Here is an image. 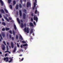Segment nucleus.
Masks as SVG:
<instances>
[{
    "instance_id": "obj_1",
    "label": "nucleus",
    "mask_w": 63,
    "mask_h": 63,
    "mask_svg": "<svg viewBox=\"0 0 63 63\" xmlns=\"http://www.w3.org/2000/svg\"><path fill=\"white\" fill-rule=\"evenodd\" d=\"M24 30L26 32H27V33H28L29 32V28H27V29H26V28L25 27L24 29Z\"/></svg>"
},
{
    "instance_id": "obj_2",
    "label": "nucleus",
    "mask_w": 63,
    "mask_h": 63,
    "mask_svg": "<svg viewBox=\"0 0 63 63\" xmlns=\"http://www.w3.org/2000/svg\"><path fill=\"white\" fill-rule=\"evenodd\" d=\"M8 58L6 57V58H4V61H5L6 62H8Z\"/></svg>"
},
{
    "instance_id": "obj_3",
    "label": "nucleus",
    "mask_w": 63,
    "mask_h": 63,
    "mask_svg": "<svg viewBox=\"0 0 63 63\" xmlns=\"http://www.w3.org/2000/svg\"><path fill=\"white\" fill-rule=\"evenodd\" d=\"M34 20H36V22L38 21V18L37 17H36L35 16H34Z\"/></svg>"
},
{
    "instance_id": "obj_4",
    "label": "nucleus",
    "mask_w": 63,
    "mask_h": 63,
    "mask_svg": "<svg viewBox=\"0 0 63 63\" xmlns=\"http://www.w3.org/2000/svg\"><path fill=\"white\" fill-rule=\"evenodd\" d=\"M31 6V3H30L29 2H28L27 4V7H29V6Z\"/></svg>"
},
{
    "instance_id": "obj_5",
    "label": "nucleus",
    "mask_w": 63,
    "mask_h": 63,
    "mask_svg": "<svg viewBox=\"0 0 63 63\" xmlns=\"http://www.w3.org/2000/svg\"><path fill=\"white\" fill-rule=\"evenodd\" d=\"M23 18L24 19H25L26 18V14L25 13H24V14H23Z\"/></svg>"
},
{
    "instance_id": "obj_6",
    "label": "nucleus",
    "mask_w": 63,
    "mask_h": 63,
    "mask_svg": "<svg viewBox=\"0 0 63 63\" xmlns=\"http://www.w3.org/2000/svg\"><path fill=\"white\" fill-rule=\"evenodd\" d=\"M35 2L34 3V8L36 6V3H37V0H35Z\"/></svg>"
},
{
    "instance_id": "obj_7",
    "label": "nucleus",
    "mask_w": 63,
    "mask_h": 63,
    "mask_svg": "<svg viewBox=\"0 0 63 63\" xmlns=\"http://www.w3.org/2000/svg\"><path fill=\"white\" fill-rule=\"evenodd\" d=\"M11 46L12 48H13L14 47V44L13 42H11Z\"/></svg>"
},
{
    "instance_id": "obj_8",
    "label": "nucleus",
    "mask_w": 63,
    "mask_h": 63,
    "mask_svg": "<svg viewBox=\"0 0 63 63\" xmlns=\"http://www.w3.org/2000/svg\"><path fill=\"white\" fill-rule=\"evenodd\" d=\"M2 50H4L5 48V46H4V45H2Z\"/></svg>"
},
{
    "instance_id": "obj_9",
    "label": "nucleus",
    "mask_w": 63,
    "mask_h": 63,
    "mask_svg": "<svg viewBox=\"0 0 63 63\" xmlns=\"http://www.w3.org/2000/svg\"><path fill=\"white\" fill-rule=\"evenodd\" d=\"M19 12L20 16V17H21V16H22V13L21 10H19Z\"/></svg>"
},
{
    "instance_id": "obj_10",
    "label": "nucleus",
    "mask_w": 63,
    "mask_h": 63,
    "mask_svg": "<svg viewBox=\"0 0 63 63\" xmlns=\"http://www.w3.org/2000/svg\"><path fill=\"white\" fill-rule=\"evenodd\" d=\"M30 25L31 27H33V25L32 22H31L30 23Z\"/></svg>"
},
{
    "instance_id": "obj_11",
    "label": "nucleus",
    "mask_w": 63,
    "mask_h": 63,
    "mask_svg": "<svg viewBox=\"0 0 63 63\" xmlns=\"http://www.w3.org/2000/svg\"><path fill=\"white\" fill-rule=\"evenodd\" d=\"M0 11L2 13H4V11L3 9H1L0 10Z\"/></svg>"
},
{
    "instance_id": "obj_12",
    "label": "nucleus",
    "mask_w": 63,
    "mask_h": 63,
    "mask_svg": "<svg viewBox=\"0 0 63 63\" xmlns=\"http://www.w3.org/2000/svg\"><path fill=\"white\" fill-rule=\"evenodd\" d=\"M16 47H15L14 48L13 50V52H16Z\"/></svg>"
},
{
    "instance_id": "obj_13",
    "label": "nucleus",
    "mask_w": 63,
    "mask_h": 63,
    "mask_svg": "<svg viewBox=\"0 0 63 63\" xmlns=\"http://www.w3.org/2000/svg\"><path fill=\"white\" fill-rule=\"evenodd\" d=\"M7 50H6V51H5V52H9V48L7 46Z\"/></svg>"
},
{
    "instance_id": "obj_14",
    "label": "nucleus",
    "mask_w": 63,
    "mask_h": 63,
    "mask_svg": "<svg viewBox=\"0 0 63 63\" xmlns=\"http://www.w3.org/2000/svg\"><path fill=\"white\" fill-rule=\"evenodd\" d=\"M14 29H15V30H16V26L15 25V24H14Z\"/></svg>"
},
{
    "instance_id": "obj_15",
    "label": "nucleus",
    "mask_w": 63,
    "mask_h": 63,
    "mask_svg": "<svg viewBox=\"0 0 63 63\" xmlns=\"http://www.w3.org/2000/svg\"><path fill=\"white\" fill-rule=\"evenodd\" d=\"M4 18L7 21H8V22H9V20L8 19L7 17H5Z\"/></svg>"
},
{
    "instance_id": "obj_16",
    "label": "nucleus",
    "mask_w": 63,
    "mask_h": 63,
    "mask_svg": "<svg viewBox=\"0 0 63 63\" xmlns=\"http://www.w3.org/2000/svg\"><path fill=\"white\" fill-rule=\"evenodd\" d=\"M0 2L2 5V6L3 4V2L1 0H0Z\"/></svg>"
},
{
    "instance_id": "obj_17",
    "label": "nucleus",
    "mask_w": 63,
    "mask_h": 63,
    "mask_svg": "<svg viewBox=\"0 0 63 63\" xmlns=\"http://www.w3.org/2000/svg\"><path fill=\"white\" fill-rule=\"evenodd\" d=\"M9 29L10 28H7V27H6V28H5V30H6V31L9 30Z\"/></svg>"
},
{
    "instance_id": "obj_18",
    "label": "nucleus",
    "mask_w": 63,
    "mask_h": 63,
    "mask_svg": "<svg viewBox=\"0 0 63 63\" xmlns=\"http://www.w3.org/2000/svg\"><path fill=\"white\" fill-rule=\"evenodd\" d=\"M17 21L18 23H19V24H20V21L19 20V19H18V18H17Z\"/></svg>"
},
{
    "instance_id": "obj_19",
    "label": "nucleus",
    "mask_w": 63,
    "mask_h": 63,
    "mask_svg": "<svg viewBox=\"0 0 63 63\" xmlns=\"http://www.w3.org/2000/svg\"><path fill=\"white\" fill-rule=\"evenodd\" d=\"M27 11V10L25 9H23V12H25V13H26Z\"/></svg>"
},
{
    "instance_id": "obj_20",
    "label": "nucleus",
    "mask_w": 63,
    "mask_h": 63,
    "mask_svg": "<svg viewBox=\"0 0 63 63\" xmlns=\"http://www.w3.org/2000/svg\"><path fill=\"white\" fill-rule=\"evenodd\" d=\"M16 9H18V6L17 4L16 5Z\"/></svg>"
},
{
    "instance_id": "obj_21",
    "label": "nucleus",
    "mask_w": 63,
    "mask_h": 63,
    "mask_svg": "<svg viewBox=\"0 0 63 63\" xmlns=\"http://www.w3.org/2000/svg\"><path fill=\"white\" fill-rule=\"evenodd\" d=\"M13 5H15L16 4V1H13Z\"/></svg>"
},
{
    "instance_id": "obj_22",
    "label": "nucleus",
    "mask_w": 63,
    "mask_h": 63,
    "mask_svg": "<svg viewBox=\"0 0 63 63\" xmlns=\"http://www.w3.org/2000/svg\"><path fill=\"white\" fill-rule=\"evenodd\" d=\"M19 38L21 40H23V39L22 37V36L21 35H20V36L19 37Z\"/></svg>"
},
{
    "instance_id": "obj_23",
    "label": "nucleus",
    "mask_w": 63,
    "mask_h": 63,
    "mask_svg": "<svg viewBox=\"0 0 63 63\" xmlns=\"http://www.w3.org/2000/svg\"><path fill=\"white\" fill-rule=\"evenodd\" d=\"M33 29H31L30 32V34H32V33H33Z\"/></svg>"
},
{
    "instance_id": "obj_24",
    "label": "nucleus",
    "mask_w": 63,
    "mask_h": 63,
    "mask_svg": "<svg viewBox=\"0 0 63 63\" xmlns=\"http://www.w3.org/2000/svg\"><path fill=\"white\" fill-rule=\"evenodd\" d=\"M21 27H22V28H23V27L24 26V25L23 23H21Z\"/></svg>"
},
{
    "instance_id": "obj_25",
    "label": "nucleus",
    "mask_w": 63,
    "mask_h": 63,
    "mask_svg": "<svg viewBox=\"0 0 63 63\" xmlns=\"http://www.w3.org/2000/svg\"><path fill=\"white\" fill-rule=\"evenodd\" d=\"M2 35L3 37H5V34L4 33H3V34H2Z\"/></svg>"
},
{
    "instance_id": "obj_26",
    "label": "nucleus",
    "mask_w": 63,
    "mask_h": 63,
    "mask_svg": "<svg viewBox=\"0 0 63 63\" xmlns=\"http://www.w3.org/2000/svg\"><path fill=\"white\" fill-rule=\"evenodd\" d=\"M8 1L9 3H10V2H12L11 0H8Z\"/></svg>"
},
{
    "instance_id": "obj_27",
    "label": "nucleus",
    "mask_w": 63,
    "mask_h": 63,
    "mask_svg": "<svg viewBox=\"0 0 63 63\" xmlns=\"http://www.w3.org/2000/svg\"><path fill=\"white\" fill-rule=\"evenodd\" d=\"M4 10L6 13H8V11H7V10H6V9H4Z\"/></svg>"
},
{
    "instance_id": "obj_28",
    "label": "nucleus",
    "mask_w": 63,
    "mask_h": 63,
    "mask_svg": "<svg viewBox=\"0 0 63 63\" xmlns=\"http://www.w3.org/2000/svg\"><path fill=\"white\" fill-rule=\"evenodd\" d=\"M13 60V59L12 58L11 59H10V61H8L9 62V63H11V62Z\"/></svg>"
},
{
    "instance_id": "obj_29",
    "label": "nucleus",
    "mask_w": 63,
    "mask_h": 63,
    "mask_svg": "<svg viewBox=\"0 0 63 63\" xmlns=\"http://www.w3.org/2000/svg\"><path fill=\"white\" fill-rule=\"evenodd\" d=\"M22 43L23 44H25V43H26V42H25V41H22Z\"/></svg>"
},
{
    "instance_id": "obj_30",
    "label": "nucleus",
    "mask_w": 63,
    "mask_h": 63,
    "mask_svg": "<svg viewBox=\"0 0 63 63\" xmlns=\"http://www.w3.org/2000/svg\"><path fill=\"white\" fill-rule=\"evenodd\" d=\"M2 25H4V26H5L6 25V24L5 23H4V22H2Z\"/></svg>"
},
{
    "instance_id": "obj_31",
    "label": "nucleus",
    "mask_w": 63,
    "mask_h": 63,
    "mask_svg": "<svg viewBox=\"0 0 63 63\" xmlns=\"http://www.w3.org/2000/svg\"><path fill=\"white\" fill-rule=\"evenodd\" d=\"M23 46H27V44H23Z\"/></svg>"
},
{
    "instance_id": "obj_32",
    "label": "nucleus",
    "mask_w": 63,
    "mask_h": 63,
    "mask_svg": "<svg viewBox=\"0 0 63 63\" xmlns=\"http://www.w3.org/2000/svg\"><path fill=\"white\" fill-rule=\"evenodd\" d=\"M19 7L20 8H21L22 6L21 4H19Z\"/></svg>"
},
{
    "instance_id": "obj_33",
    "label": "nucleus",
    "mask_w": 63,
    "mask_h": 63,
    "mask_svg": "<svg viewBox=\"0 0 63 63\" xmlns=\"http://www.w3.org/2000/svg\"><path fill=\"white\" fill-rule=\"evenodd\" d=\"M0 36L1 40H3L1 35H0Z\"/></svg>"
},
{
    "instance_id": "obj_34",
    "label": "nucleus",
    "mask_w": 63,
    "mask_h": 63,
    "mask_svg": "<svg viewBox=\"0 0 63 63\" xmlns=\"http://www.w3.org/2000/svg\"><path fill=\"white\" fill-rule=\"evenodd\" d=\"M18 38V35H16V39H17Z\"/></svg>"
},
{
    "instance_id": "obj_35",
    "label": "nucleus",
    "mask_w": 63,
    "mask_h": 63,
    "mask_svg": "<svg viewBox=\"0 0 63 63\" xmlns=\"http://www.w3.org/2000/svg\"><path fill=\"white\" fill-rule=\"evenodd\" d=\"M2 31H5V28H3V29H2Z\"/></svg>"
},
{
    "instance_id": "obj_36",
    "label": "nucleus",
    "mask_w": 63,
    "mask_h": 63,
    "mask_svg": "<svg viewBox=\"0 0 63 63\" xmlns=\"http://www.w3.org/2000/svg\"><path fill=\"white\" fill-rule=\"evenodd\" d=\"M9 33H10V34H12V31L11 30H10V31H9Z\"/></svg>"
},
{
    "instance_id": "obj_37",
    "label": "nucleus",
    "mask_w": 63,
    "mask_h": 63,
    "mask_svg": "<svg viewBox=\"0 0 63 63\" xmlns=\"http://www.w3.org/2000/svg\"><path fill=\"white\" fill-rule=\"evenodd\" d=\"M31 20L32 22H33V19L32 17L31 18Z\"/></svg>"
},
{
    "instance_id": "obj_38",
    "label": "nucleus",
    "mask_w": 63,
    "mask_h": 63,
    "mask_svg": "<svg viewBox=\"0 0 63 63\" xmlns=\"http://www.w3.org/2000/svg\"><path fill=\"white\" fill-rule=\"evenodd\" d=\"M10 8H11V9H12V7L11 5H10Z\"/></svg>"
},
{
    "instance_id": "obj_39",
    "label": "nucleus",
    "mask_w": 63,
    "mask_h": 63,
    "mask_svg": "<svg viewBox=\"0 0 63 63\" xmlns=\"http://www.w3.org/2000/svg\"><path fill=\"white\" fill-rule=\"evenodd\" d=\"M37 12V10H36L35 11V14H36Z\"/></svg>"
},
{
    "instance_id": "obj_40",
    "label": "nucleus",
    "mask_w": 63,
    "mask_h": 63,
    "mask_svg": "<svg viewBox=\"0 0 63 63\" xmlns=\"http://www.w3.org/2000/svg\"><path fill=\"white\" fill-rule=\"evenodd\" d=\"M3 43H4V45H6V44L5 43V41H3Z\"/></svg>"
},
{
    "instance_id": "obj_41",
    "label": "nucleus",
    "mask_w": 63,
    "mask_h": 63,
    "mask_svg": "<svg viewBox=\"0 0 63 63\" xmlns=\"http://www.w3.org/2000/svg\"><path fill=\"white\" fill-rule=\"evenodd\" d=\"M13 35H15V32L14 31H13Z\"/></svg>"
},
{
    "instance_id": "obj_42",
    "label": "nucleus",
    "mask_w": 63,
    "mask_h": 63,
    "mask_svg": "<svg viewBox=\"0 0 63 63\" xmlns=\"http://www.w3.org/2000/svg\"><path fill=\"white\" fill-rule=\"evenodd\" d=\"M17 46L18 47H19V46L18 43L17 44Z\"/></svg>"
},
{
    "instance_id": "obj_43",
    "label": "nucleus",
    "mask_w": 63,
    "mask_h": 63,
    "mask_svg": "<svg viewBox=\"0 0 63 63\" xmlns=\"http://www.w3.org/2000/svg\"><path fill=\"white\" fill-rule=\"evenodd\" d=\"M24 26H25V27H26V23H24Z\"/></svg>"
},
{
    "instance_id": "obj_44",
    "label": "nucleus",
    "mask_w": 63,
    "mask_h": 63,
    "mask_svg": "<svg viewBox=\"0 0 63 63\" xmlns=\"http://www.w3.org/2000/svg\"><path fill=\"white\" fill-rule=\"evenodd\" d=\"M24 59V58H23L21 60V61H23Z\"/></svg>"
},
{
    "instance_id": "obj_45",
    "label": "nucleus",
    "mask_w": 63,
    "mask_h": 63,
    "mask_svg": "<svg viewBox=\"0 0 63 63\" xmlns=\"http://www.w3.org/2000/svg\"><path fill=\"white\" fill-rule=\"evenodd\" d=\"M9 37L10 38H12V36L11 34L9 35Z\"/></svg>"
},
{
    "instance_id": "obj_46",
    "label": "nucleus",
    "mask_w": 63,
    "mask_h": 63,
    "mask_svg": "<svg viewBox=\"0 0 63 63\" xmlns=\"http://www.w3.org/2000/svg\"><path fill=\"white\" fill-rule=\"evenodd\" d=\"M33 23H34V25H36V23L35 22V21H33Z\"/></svg>"
},
{
    "instance_id": "obj_47",
    "label": "nucleus",
    "mask_w": 63,
    "mask_h": 63,
    "mask_svg": "<svg viewBox=\"0 0 63 63\" xmlns=\"http://www.w3.org/2000/svg\"><path fill=\"white\" fill-rule=\"evenodd\" d=\"M31 16H33V13H32L31 14Z\"/></svg>"
},
{
    "instance_id": "obj_48",
    "label": "nucleus",
    "mask_w": 63,
    "mask_h": 63,
    "mask_svg": "<svg viewBox=\"0 0 63 63\" xmlns=\"http://www.w3.org/2000/svg\"><path fill=\"white\" fill-rule=\"evenodd\" d=\"M11 39H12V40H14V37H12Z\"/></svg>"
},
{
    "instance_id": "obj_49",
    "label": "nucleus",
    "mask_w": 63,
    "mask_h": 63,
    "mask_svg": "<svg viewBox=\"0 0 63 63\" xmlns=\"http://www.w3.org/2000/svg\"><path fill=\"white\" fill-rule=\"evenodd\" d=\"M2 21H4V20L3 18H2Z\"/></svg>"
},
{
    "instance_id": "obj_50",
    "label": "nucleus",
    "mask_w": 63,
    "mask_h": 63,
    "mask_svg": "<svg viewBox=\"0 0 63 63\" xmlns=\"http://www.w3.org/2000/svg\"><path fill=\"white\" fill-rule=\"evenodd\" d=\"M7 53H6V54H5V56H7Z\"/></svg>"
},
{
    "instance_id": "obj_51",
    "label": "nucleus",
    "mask_w": 63,
    "mask_h": 63,
    "mask_svg": "<svg viewBox=\"0 0 63 63\" xmlns=\"http://www.w3.org/2000/svg\"><path fill=\"white\" fill-rule=\"evenodd\" d=\"M22 0H20V2L21 3H22Z\"/></svg>"
},
{
    "instance_id": "obj_52",
    "label": "nucleus",
    "mask_w": 63,
    "mask_h": 63,
    "mask_svg": "<svg viewBox=\"0 0 63 63\" xmlns=\"http://www.w3.org/2000/svg\"><path fill=\"white\" fill-rule=\"evenodd\" d=\"M20 21L21 22H23V21L22 19L20 20Z\"/></svg>"
},
{
    "instance_id": "obj_53",
    "label": "nucleus",
    "mask_w": 63,
    "mask_h": 63,
    "mask_svg": "<svg viewBox=\"0 0 63 63\" xmlns=\"http://www.w3.org/2000/svg\"><path fill=\"white\" fill-rule=\"evenodd\" d=\"M20 47L21 48L23 47V46L22 45H21Z\"/></svg>"
},
{
    "instance_id": "obj_54",
    "label": "nucleus",
    "mask_w": 63,
    "mask_h": 63,
    "mask_svg": "<svg viewBox=\"0 0 63 63\" xmlns=\"http://www.w3.org/2000/svg\"><path fill=\"white\" fill-rule=\"evenodd\" d=\"M2 17V16L1 14H0V17L1 18Z\"/></svg>"
},
{
    "instance_id": "obj_55",
    "label": "nucleus",
    "mask_w": 63,
    "mask_h": 63,
    "mask_svg": "<svg viewBox=\"0 0 63 63\" xmlns=\"http://www.w3.org/2000/svg\"><path fill=\"white\" fill-rule=\"evenodd\" d=\"M22 54H20V55H19V56H22Z\"/></svg>"
},
{
    "instance_id": "obj_56",
    "label": "nucleus",
    "mask_w": 63,
    "mask_h": 63,
    "mask_svg": "<svg viewBox=\"0 0 63 63\" xmlns=\"http://www.w3.org/2000/svg\"><path fill=\"white\" fill-rule=\"evenodd\" d=\"M0 54H2V52L0 51Z\"/></svg>"
},
{
    "instance_id": "obj_57",
    "label": "nucleus",
    "mask_w": 63,
    "mask_h": 63,
    "mask_svg": "<svg viewBox=\"0 0 63 63\" xmlns=\"http://www.w3.org/2000/svg\"><path fill=\"white\" fill-rule=\"evenodd\" d=\"M24 1L25 2H26V0H24Z\"/></svg>"
},
{
    "instance_id": "obj_58",
    "label": "nucleus",
    "mask_w": 63,
    "mask_h": 63,
    "mask_svg": "<svg viewBox=\"0 0 63 63\" xmlns=\"http://www.w3.org/2000/svg\"><path fill=\"white\" fill-rule=\"evenodd\" d=\"M33 9H34V7H33Z\"/></svg>"
},
{
    "instance_id": "obj_59",
    "label": "nucleus",
    "mask_w": 63,
    "mask_h": 63,
    "mask_svg": "<svg viewBox=\"0 0 63 63\" xmlns=\"http://www.w3.org/2000/svg\"><path fill=\"white\" fill-rule=\"evenodd\" d=\"M7 45H9V43L8 42H7Z\"/></svg>"
},
{
    "instance_id": "obj_60",
    "label": "nucleus",
    "mask_w": 63,
    "mask_h": 63,
    "mask_svg": "<svg viewBox=\"0 0 63 63\" xmlns=\"http://www.w3.org/2000/svg\"><path fill=\"white\" fill-rule=\"evenodd\" d=\"M9 19H10V20H12V19H11V18L10 17H9Z\"/></svg>"
},
{
    "instance_id": "obj_61",
    "label": "nucleus",
    "mask_w": 63,
    "mask_h": 63,
    "mask_svg": "<svg viewBox=\"0 0 63 63\" xmlns=\"http://www.w3.org/2000/svg\"><path fill=\"white\" fill-rule=\"evenodd\" d=\"M1 39H0V42H1Z\"/></svg>"
},
{
    "instance_id": "obj_62",
    "label": "nucleus",
    "mask_w": 63,
    "mask_h": 63,
    "mask_svg": "<svg viewBox=\"0 0 63 63\" xmlns=\"http://www.w3.org/2000/svg\"><path fill=\"white\" fill-rule=\"evenodd\" d=\"M32 35H33V36H34V33L32 34Z\"/></svg>"
},
{
    "instance_id": "obj_63",
    "label": "nucleus",
    "mask_w": 63,
    "mask_h": 63,
    "mask_svg": "<svg viewBox=\"0 0 63 63\" xmlns=\"http://www.w3.org/2000/svg\"><path fill=\"white\" fill-rule=\"evenodd\" d=\"M37 12V13H38V14H39V12H38V11Z\"/></svg>"
},
{
    "instance_id": "obj_64",
    "label": "nucleus",
    "mask_w": 63,
    "mask_h": 63,
    "mask_svg": "<svg viewBox=\"0 0 63 63\" xmlns=\"http://www.w3.org/2000/svg\"><path fill=\"white\" fill-rule=\"evenodd\" d=\"M16 14H18V12H17Z\"/></svg>"
}]
</instances>
